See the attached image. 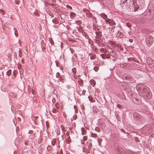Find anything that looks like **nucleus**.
I'll return each instance as SVG.
<instances>
[{
    "instance_id": "obj_36",
    "label": "nucleus",
    "mask_w": 154,
    "mask_h": 154,
    "mask_svg": "<svg viewBox=\"0 0 154 154\" xmlns=\"http://www.w3.org/2000/svg\"><path fill=\"white\" fill-rule=\"evenodd\" d=\"M82 143H83V142L82 141Z\"/></svg>"
},
{
    "instance_id": "obj_26",
    "label": "nucleus",
    "mask_w": 154,
    "mask_h": 154,
    "mask_svg": "<svg viewBox=\"0 0 154 154\" xmlns=\"http://www.w3.org/2000/svg\"><path fill=\"white\" fill-rule=\"evenodd\" d=\"M140 116V115L137 113H135L134 114V116Z\"/></svg>"
},
{
    "instance_id": "obj_12",
    "label": "nucleus",
    "mask_w": 154,
    "mask_h": 154,
    "mask_svg": "<svg viewBox=\"0 0 154 154\" xmlns=\"http://www.w3.org/2000/svg\"><path fill=\"white\" fill-rule=\"evenodd\" d=\"M52 111L54 113H55L57 111V110L56 108H54L53 109Z\"/></svg>"
},
{
    "instance_id": "obj_16",
    "label": "nucleus",
    "mask_w": 154,
    "mask_h": 154,
    "mask_svg": "<svg viewBox=\"0 0 154 154\" xmlns=\"http://www.w3.org/2000/svg\"><path fill=\"white\" fill-rule=\"evenodd\" d=\"M52 22L54 23H57V21L55 19L52 20Z\"/></svg>"
},
{
    "instance_id": "obj_30",
    "label": "nucleus",
    "mask_w": 154,
    "mask_h": 154,
    "mask_svg": "<svg viewBox=\"0 0 154 154\" xmlns=\"http://www.w3.org/2000/svg\"><path fill=\"white\" fill-rule=\"evenodd\" d=\"M66 134L67 135L69 136V132L68 131H67L66 133Z\"/></svg>"
},
{
    "instance_id": "obj_3",
    "label": "nucleus",
    "mask_w": 154,
    "mask_h": 154,
    "mask_svg": "<svg viewBox=\"0 0 154 154\" xmlns=\"http://www.w3.org/2000/svg\"><path fill=\"white\" fill-rule=\"evenodd\" d=\"M144 97L146 98V99H149L152 97V94L151 93L149 92L148 90L146 93L144 94Z\"/></svg>"
},
{
    "instance_id": "obj_21",
    "label": "nucleus",
    "mask_w": 154,
    "mask_h": 154,
    "mask_svg": "<svg viewBox=\"0 0 154 154\" xmlns=\"http://www.w3.org/2000/svg\"><path fill=\"white\" fill-rule=\"evenodd\" d=\"M106 57L107 58H109L110 57V56L109 54H107L106 55Z\"/></svg>"
},
{
    "instance_id": "obj_20",
    "label": "nucleus",
    "mask_w": 154,
    "mask_h": 154,
    "mask_svg": "<svg viewBox=\"0 0 154 154\" xmlns=\"http://www.w3.org/2000/svg\"><path fill=\"white\" fill-rule=\"evenodd\" d=\"M66 7L67 8H69L70 9H72V7H71V6H70L69 5H66Z\"/></svg>"
},
{
    "instance_id": "obj_22",
    "label": "nucleus",
    "mask_w": 154,
    "mask_h": 154,
    "mask_svg": "<svg viewBox=\"0 0 154 154\" xmlns=\"http://www.w3.org/2000/svg\"><path fill=\"white\" fill-rule=\"evenodd\" d=\"M55 107L57 108V109L59 107V104L58 103H56L55 105Z\"/></svg>"
},
{
    "instance_id": "obj_33",
    "label": "nucleus",
    "mask_w": 154,
    "mask_h": 154,
    "mask_svg": "<svg viewBox=\"0 0 154 154\" xmlns=\"http://www.w3.org/2000/svg\"><path fill=\"white\" fill-rule=\"evenodd\" d=\"M74 109H75V110H76V106L75 105L74 106Z\"/></svg>"
},
{
    "instance_id": "obj_7",
    "label": "nucleus",
    "mask_w": 154,
    "mask_h": 154,
    "mask_svg": "<svg viewBox=\"0 0 154 154\" xmlns=\"http://www.w3.org/2000/svg\"><path fill=\"white\" fill-rule=\"evenodd\" d=\"M82 135H85L86 133V130L84 128H82Z\"/></svg>"
},
{
    "instance_id": "obj_13",
    "label": "nucleus",
    "mask_w": 154,
    "mask_h": 154,
    "mask_svg": "<svg viewBox=\"0 0 154 154\" xmlns=\"http://www.w3.org/2000/svg\"><path fill=\"white\" fill-rule=\"evenodd\" d=\"M94 69L95 71L97 72L99 68L98 67L95 66L94 68Z\"/></svg>"
},
{
    "instance_id": "obj_1",
    "label": "nucleus",
    "mask_w": 154,
    "mask_h": 154,
    "mask_svg": "<svg viewBox=\"0 0 154 154\" xmlns=\"http://www.w3.org/2000/svg\"><path fill=\"white\" fill-rule=\"evenodd\" d=\"M146 44L147 46H150L153 42V38L151 36L148 35L146 38Z\"/></svg>"
},
{
    "instance_id": "obj_28",
    "label": "nucleus",
    "mask_w": 154,
    "mask_h": 154,
    "mask_svg": "<svg viewBox=\"0 0 154 154\" xmlns=\"http://www.w3.org/2000/svg\"><path fill=\"white\" fill-rule=\"evenodd\" d=\"M117 107L119 108H121V106L119 104H117Z\"/></svg>"
},
{
    "instance_id": "obj_29",
    "label": "nucleus",
    "mask_w": 154,
    "mask_h": 154,
    "mask_svg": "<svg viewBox=\"0 0 154 154\" xmlns=\"http://www.w3.org/2000/svg\"><path fill=\"white\" fill-rule=\"evenodd\" d=\"M56 75H57V77H59V76L60 75V74L59 73H57L56 74Z\"/></svg>"
},
{
    "instance_id": "obj_19",
    "label": "nucleus",
    "mask_w": 154,
    "mask_h": 154,
    "mask_svg": "<svg viewBox=\"0 0 154 154\" xmlns=\"http://www.w3.org/2000/svg\"><path fill=\"white\" fill-rule=\"evenodd\" d=\"M101 56L103 59H105V57H106L105 55H104V54H101Z\"/></svg>"
},
{
    "instance_id": "obj_10",
    "label": "nucleus",
    "mask_w": 154,
    "mask_h": 154,
    "mask_svg": "<svg viewBox=\"0 0 154 154\" xmlns=\"http://www.w3.org/2000/svg\"><path fill=\"white\" fill-rule=\"evenodd\" d=\"M100 51L101 52H102L103 53H106V50L104 49L103 48H101L100 49Z\"/></svg>"
},
{
    "instance_id": "obj_24",
    "label": "nucleus",
    "mask_w": 154,
    "mask_h": 154,
    "mask_svg": "<svg viewBox=\"0 0 154 154\" xmlns=\"http://www.w3.org/2000/svg\"><path fill=\"white\" fill-rule=\"evenodd\" d=\"M14 29L15 31V34L16 36H17L18 35L16 33V30L17 31V30L16 29L14 28Z\"/></svg>"
},
{
    "instance_id": "obj_4",
    "label": "nucleus",
    "mask_w": 154,
    "mask_h": 154,
    "mask_svg": "<svg viewBox=\"0 0 154 154\" xmlns=\"http://www.w3.org/2000/svg\"><path fill=\"white\" fill-rule=\"evenodd\" d=\"M118 154H123V149L121 148H119L116 150Z\"/></svg>"
},
{
    "instance_id": "obj_27",
    "label": "nucleus",
    "mask_w": 154,
    "mask_h": 154,
    "mask_svg": "<svg viewBox=\"0 0 154 154\" xmlns=\"http://www.w3.org/2000/svg\"><path fill=\"white\" fill-rule=\"evenodd\" d=\"M141 103V100L140 99L138 100V102H137V104H139Z\"/></svg>"
},
{
    "instance_id": "obj_23",
    "label": "nucleus",
    "mask_w": 154,
    "mask_h": 154,
    "mask_svg": "<svg viewBox=\"0 0 154 154\" xmlns=\"http://www.w3.org/2000/svg\"><path fill=\"white\" fill-rule=\"evenodd\" d=\"M11 70H9L7 72V74L8 75H10L11 74Z\"/></svg>"
},
{
    "instance_id": "obj_14",
    "label": "nucleus",
    "mask_w": 154,
    "mask_h": 154,
    "mask_svg": "<svg viewBox=\"0 0 154 154\" xmlns=\"http://www.w3.org/2000/svg\"><path fill=\"white\" fill-rule=\"evenodd\" d=\"M126 25L129 28H130L131 26V24L130 23H129L128 22L126 23Z\"/></svg>"
},
{
    "instance_id": "obj_25",
    "label": "nucleus",
    "mask_w": 154,
    "mask_h": 154,
    "mask_svg": "<svg viewBox=\"0 0 154 154\" xmlns=\"http://www.w3.org/2000/svg\"><path fill=\"white\" fill-rule=\"evenodd\" d=\"M0 12L2 13L3 15H4V11L1 9H0Z\"/></svg>"
},
{
    "instance_id": "obj_8",
    "label": "nucleus",
    "mask_w": 154,
    "mask_h": 154,
    "mask_svg": "<svg viewBox=\"0 0 154 154\" xmlns=\"http://www.w3.org/2000/svg\"><path fill=\"white\" fill-rule=\"evenodd\" d=\"M100 15L104 19H106L107 17V15L103 13L101 14Z\"/></svg>"
},
{
    "instance_id": "obj_31",
    "label": "nucleus",
    "mask_w": 154,
    "mask_h": 154,
    "mask_svg": "<svg viewBox=\"0 0 154 154\" xmlns=\"http://www.w3.org/2000/svg\"><path fill=\"white\" fill-rule=\"evenodd\" d=\"M97 136V135L96 134H94V135L93 136L94 137H96Z\"/></svg>"
},
{
    "instance_id": "obj_15",
    "label": "nucleus",
    "mask_w": 154,
    "mask_h": 154,
    "mask_svg": "<svg viewBox=\"0 0 154 154\" xmlns=\"http://www.w3.org/2000/svg\"><path fill=\"white\" fill-rule=\"evenodd\" d=\"M72 71L74 74L76 73V69L75 68H73L72 69Z\"/></svg>"
},
{
    "instance_id": "obj_11",
    "label": "nucleus",
    "mask_w": 154,
    "mask_h": 154,
    "mask_svg": "<svg viewBox=\"0 0 154 154\" xmlns=\"http://www.w3.org/2000/svg\"><path fill=\"white\" fill-rule=\"evenodd\" d=\"M71 141V139L69 138V137L66 140V143H69Z\"/></svg>"
},
{
    "instance_id": "obj_35",
    "label": "nucleus",
    "mask_w": 154,
    "mask_h": 154,
    "mask_svg": "<svg viewBox=\"0 0 154 154\" xmlns=\"http://www.w3.org/2000/svg\"><path fill=\"white\" fill-rule=\"evenodd\" d=\"M129 59H129H129H128V60H129Z\"/></svg>"
},
{
    "instance_id": "obj_2",
    "label": "nucleus",
    "mask_w": 154,
    "mask_h": 154,
    "mask_svg": "<svg viewBox=\"0 0 154 154\" xmlns=\"http://www.w3.org/2000/svg\"><path fill=\"white\" fill-rule=\"evenodd\" d=\"M106 22V23H109L110 25L112 26L115 25L116 23L112 20L109 19V18H107L105 20Z\"/></svg>"
},
{
    "instance_id": "obj_17",
    "label": "nucleus",
    "mask_w": 154,
    "mask_h": 154,
    "mask_svg": "<svg viewBox=\"0 0 154 154\" xmlns=\"http://www.w3.org/2000/svg\"><path fill=\"white\" fill-rule=\"evenodd\" d=\"M95 130L96 131H98V132H100V130L99 128L98 127H96L95 128Z\"/></svg>"
},
{
    "instance_id": "obj_5",
    "label": "nucleus",
    "mask_w": 154,
    "mask_h": 154,
    "mask_svg": "<svg viewBox=\"0 0 154 154\" xmlns=\"http://www.w3.org/2000/svg\"><path fill=\"white\" fill-rule=\"evenodd\" d=\"M90 83L91 84V85L93 87H94L95 85L96 82H95V81L93 79H91L90 81Z\"/></svg>"
},
{
    "instance_id": "obj_32",
    "label": "nucleus",
    "mask_w": 154,
    "mask_h": 154,
    "mask_svg": "<svg viewBox=\"0 0 154 154\" xmlns=\"http://www.w3.org/2000/svg\"><path fill=\"white\" fill-rule=\"evenodd\" d=\"M17 119L18 121H20V118H18Z\"/></svg>"
},
{
    "instance_id": "obj_9",
    "label": "nucleus",
    "mask_w": 154,
    "mask_h": 154,
    "mask_svg": "<svg viewBox=\"0 0 154 154\" xmlns=\"http://www.w3.org/2000/svg\"><path fill=\"white\" fill-rule=\"evenodd\" d=\"M75 14L73 12H71L70 14V16L72 17H73L75 16Z\"/></svg>"
},
{
    "instance_id": "obj_6",
    "label": "nucleus",
    "mask_w": 154,
    "mask_h": 154,
    "mask_svg": "<svg viewBox=\"0 0 154 154\" xmlns=\"http://www.w3.org/2000/svg\"><path fill=\"white\" fill-rule=\"evenodd\" d=\"M89 56H90V58L92 60V59H94L96 57V55L95 54H90Z\"/></svg>"
},
{
    "instance_id": "obj_34",
    "label": "nucleus",
    "mask_w": 154,
    "mask_h": 154,
    "mask_svg": "<svg viewBox=\"0 0 154 154\" xmlns=\"http://www.w3.org/2000/svg\"><path fill=\"white\" fill-rule=\"evenodd\" d=\"M52 144L53 145H55V142H54V143H53L52 142Z\"/></svg>"
},
{
    "instance_id": "obj_18",
    "label": "nucleus",
    "mask_w": 154,
    "mask_h": 154,
    "mask_svg": "<svg viewBox=\"0 0 154 154\" xmlns=\"http://www.w3.org/2000/svg\"><path fill=\"white\" fill-rule=\"evenodd\" d=\"M87 137L86 136H84L83 137V140L84 141H86V140L87 139Z\"/></svg>"
}]
</instances>
